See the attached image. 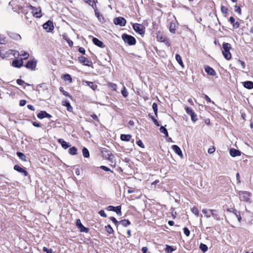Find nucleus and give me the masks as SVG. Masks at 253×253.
I'll return each instance as SVG.
<instances>
[{"mask_svg":"<svg viewBox=\"0 0 253 253\" xmlns=\"http://www.w3.org/2000/svg\"><path fill=\"white\" fill-rule=\"evenodd\" d=\"M230 154L232 157H235L236 156H240L241 154V153L238 150H237V149H234V148H232L230 150Z\"/></svg>","mask_w":253,"mask_h":253,"instance_id":"15","label":"nucleus"},{"mask_svg":"<svg viewBox=\"0 0 253 253\" xmlns=\"http://www.w3.org/2000/svg\"><path fill=\"white\" fill-rule=\"evenodd\" d=\"M131 138V136L130 134H121V139L122 141H129Z\"/></svg>","mask_w":253,"mask_h":253,"instance_id":"20","label":"nucleus"},{"mask_svg":"<svg viewBox=\"0 0 253 253\" xmlns=\"http://www.w3.org/2000/svg\"><path fill=\"white\" fill-rule=\"evenodd\" d=\"M14 169L17 171L22 173L23 174L24 176H27L28 175V172L22 168L20 167L18 165H15L14 167Z\"/></svg>","mask_w":253,"mask_h":253,"instance_id":"16","label":"nucleus"},{"mask_svg":"<svg viewBox=\"0 0 253 253\" xmlns=\"http://www.w3.org/2000/svg\"><path fill=\"white\" fill-rule=\"evenodd\" d=\"M121 93L124 97H126L127 96V92L126 89V87L123 85V90L121 91Z\"/></svg>","mask_w":253,"mask_h":253,"instance_id":"39","label":"nucleus"},{"mask_svg":"<svg viewBox=\"0 0 253 253\" xmlns=\"http://www.w3.org/2000/svg\"><path fill=\"white\" fill-rule=\"evenodd\" d=\"M172 150L174 151V152L177 154L178 156H180L181 158L182 157L183 155L181 152L180 148L176 145H173L171 146Z\"/></svg>","mask_w":253,"mask_h":253,"instance_id":"13","label":"nucleus"},{"mask_svg":"<svg viewBox=\"0 0 253 253\" xmlns=\"http://www.w3.org/2000/svg\"><path fill=\"white\" fill-rule=\"evenodd\" d=\"M215 151V149L213 147L209 148L208 153L209 154H212Z\"/></svg>","mask_w":253,"mask_h":253,"instance_id":"56","label":"nucleus"},{"mask_svg":"<svg viewBox=\"0 0 253 253\" xmlns=\"http://www.w3.org/2000/svg\"><path fill=\"white\" fill-rule=\"evenodd\" d=\"M76 226L78 227L80 232L88 233L89 231V229L88 228L85 227L81 223L80 219H78L76 221Z\"/></svg>","mask_w":253,"mask_h":253,"instance_id":"6","label":"nucleus"},{"mask_svg":"<svg viewBox=\"0 0 253 253\" xmlns=\"http://www.w3.org/2000/svg\"><path fill=\"white\" fill-rule=\"evenodd\" d=\"M28 7L32 11H33V10H39V11L40 12V9L39 8H36V7L32 6L31 4H29Z\"/></svg>","mask_w":253,"mask_h":253,"instance_id":"51","label":"nucleus"},{"mask_svg":"<svg viewBox=\"0 0 253 253\" xmlns=\"http://www.w3.org/2000/svg\"><path fill=\"white\" fill-rule=\"evenodd\" d=\"M133 28L136 32L140 35H143L145 33V27L141 24L135 23L133 24Z\"/></svg>","mask_w":253,"mask_h":253,"instance_id":"4","label":"nucleus"},{"mask_svg":"<svg viewBox=\"0 0 253 253\" xmlns=\"http://www.w3.org/2000/svg\"><path fill=\"white\" fill-rule=\"evenodd\" d=\"M99 214H100V215L101 216H102V217H107V215L105 213V212H104V211L103 210L100 211H99Z\"/></svg>","mask_w":253,"mask_h":253,"instance_id":"49","label":"nucleus"},{"mask_svg":"<svg viewBox=\"0 0 253 253\" xmlns=\"http://www.w3.org/2000/svg\"><path fill=\"white\" fill-rule=\"evenodd\" d=\"M100 168L105 171H111V172H113V171L109 168H108L106 166H102L100 167Z\"/></svg>","mask_w":253,"mask_h":253,"instance_id":"44","label":"nucleus"},{"mask_svg":"<svg viewBox=\"0 0 253 253\" xmlns=\"http://www.w3.org/2000/svg\"><path fill=\"white\" fill-rule=\"evenodd\" d=\"M110 219L112 221V222L116 225L117 226L119 222L117 220V219L114 217H110Z\"/></svg>","mask_w":253,"mask_h":253,"instance_id":"48","label":"nucleus"},{"mask_svg":"<svg viewBox=\"0 0 253 253\" xmlns=\"http://www.w3.org/2000/svg\"><path fill=\"white\" fill-rule=\"evenodd\" d=\"M113 211L116 212L119 215L122 214L121 207L120 206L115 207V210H113Z\"/></svg>","mask_w":253,"mask_h":253,"instance_id":"29","label":"nucleus"},{"mask_svg":"<svg viewBox=\"0 0 253 253\" xmlns=\"http://www.w3.org/2000/svg\"><path fill=\"white\" fill-rule=\"evenodd\" d=\"M240 199L244 202H249L251 196V194L246 191H241L239 193Z\"/></svg>","mask_w":253,"mask_h":253,"instance_id":"3","label":"nucleus"},{"mask_svg":"<svg viewBox=\"0 0 253 253\" xmlns=\"http://www.w3.org/2000/svg\"><path fill=\"white\" fill-rule=\"evenodd\" d=\"M86 2L92 7L93 6V5L95 4V2L91 0H87L86 1Z\"/></svg>","mask_w":253,"mask_h":253,"instance_id":"53","label":"nucleus"},{"mask_svg":"<svg viewBox=\"0 0 253 253\" xmlns=\"http://www.w3.org/2000/svg\"><path fill=\"white\" fill-rule=\"evenodd\" d=\"M175 59H176L177 62L179 63V64L180 65H181L182 67L184 66L183 63V62L182 60V58L179 54H176Z\"/></svg>","mask_w":253,"mask_h":253,"instance_id":"25","label":"nucleus"},{"mask_svg":"<svg viewBox=\"0 0 253 253\" xmlns=\"http://www.w3.org/2000/svg\"><path fill=\"white\" fill-rule=\"evenodd\" d=\"M205 70L206 73L211 76H215L216 74L215 71L209 66H206Z\"/></svg>","mask_w":253,"mask_h":253,"instance_id":"14","label":"nucleus"},{"mask_svg":"<svg viewBox=\"0 0 253 253\" xmlns=\"http://www.w3.org/2000/svg\"><path fill=\"white\" fill-rule=\"evenodd\" d=\"M53 28V22L50 20H48L43 25V28L46 30L47 32L51 31Z\"/></svg>","mask_w":253,"mask_h":253,"instance_id":"9","label":"nucleus"},{"mask_svg":"<svg viewBox=\"0 0 253 253\" xmlns=\"http://www.w3.org/2000/svg\"><path fill=\"white\" fill-rule=\"evenodd\" d=\"M65 105L67 107L68 111H71L72 109V107L69 102L65 101Z\"/></svg>","mask_w":253,"mask_h":253,"instance_id":"46","label":"nucleus"},{"mask_svg":"<svg viewBox=\"0 0 253 253\" xmlns=\"http://www.w3.org/2000/svg\"><path fill=\"white\" fill-rule=\"evenodd\" d=\"M199 248L204 253H205L206 252H207L208 249L207 246L203 243H201L200 245Z\"/></svg>","mask_w":253,"mask_h":253,"instance_id":"26","label":"nucleus"},{"mask_svg":"<svg viewBox=\"0 0 253 253\" xmlns=\"http://www.w3.org/2000/svg\"><path fill=\"white\" fill-rule=\"evenodd\" d=\"M82 152L84 157L88 158L89 157V153L88 149L84 147L82 150Z\"/></svg>","mask_w":253,"mask_h":253,"instance_id":"24","label":"nucleus"},{"mask_svg":"<svg viewBox=\"0 0 253 253\" xmlns=\"http://www.w3.org/2000/svg\"><path fill=\"white\" fill-rule=\"evenodd\" d=\"M175 24L173 23H171L169 29V31L172 33H174L175 31Z\"/></svg>","mask_w":253,"mask_h":253,"instance_id":"34","label":"nucleus"},{"mask_svg":"<svg viewBox=\"0 0 253 253\" xmlns=\"http://www.w3.org/2000/svg\"><path fill=\"white\" fill-rule=\"evenodd\" d=\"M79 51L80 52L82 53L83 54H85V50L84 48L83 47H80L79 49Z\"/></svg>","mask_w":253,"mask_h":253,"instance_id":"58","label":"nucleus"},{"mask_svg":"<svg viewBox=\"0 0 253 253\" xmlns=\"http://www.w3.org/2000/svg\"><path fill=\"white\" fill-rule=\"evenodd\" d=\"M120 223L122 224V225L124 227H126L128 225H129L130 224V222L129 220L126 219H124L120 221Z\"/></svg>","mask_w":253,"mask_h":253,"instance_id":"28","label":"nucleus"},{"mask_svg":"<svg viewBox=\"0 0 253 253\" xmlns=\"http://www.w3.org/2000/svg\"><path fill=\"white\" fill-rule=\"evenodd\" d=\"M12 66L14 67L20 68L23 65V61L22 59H15L12 61Z\"/></svg>","mask_w":253,"mask_h":253,"instance_id":"11","label":"nucleus"},{"mask_svg":"<svg viewBox=\"0 0 253 253\" xmlns=\"http://www.w3.org/2000/svg\"><path fill=\"white\" fill-rule=\"evenodd\" d=\"M152 108L154 110V112L155 113V114L156 116H157V113H158V106L157 104L156 103H154L152 105Z\"/></svg>","mask_w":253,"mask_h":253,"instance_id":"33","label":"nucleus"},{"mask_svg":"<svg viewBox=\"0 0 253 253\" xmlns=\"http://www.w3.org/2000/svg\"><path fill=\"white\" fill-rule=\"evenodd\" d=\"M149 116L151 118L152 120L155 124V125H156L157 126H160V124L159 122L157 121V120L155 119L152 116H150V115H149Z\"/></svg>","mask_w":253,"mask_h":253,"instance_id":"40","label":"nucleus"},{"mask_svg":"<svg viewBox=\"0 0 253 253\" xmlns=\"http://www.w3.org/2000/svg\"><path fill=\"white\" fill-rule=\"evenodd\" d=\"M43 250L44 252H46V253H52V250L51 249H48L46 247H43Z\"/></svg>","mask_w":253,"mask_h":253,"instance_id":"52","label":"nucleus"},{"mask_svg":"<svg viewBox=\"0 0 253 253\" xmlns=\"http://www.w3.org/2000/svg\"><path fill=\"white\" fill-rule=\"evenodd\" d=\"M173 249L172 248V247L170 246H169V245H167L166 246V251L169 252V253H171L172 252V251H173Z\"/></svg>","mask_w":253,"mask_h":253,"instance_id":"45","label":"nucleus"},{"mask_svg":"<svg viewBox=\"0 0 253 253\" xmlns=\"http://www.w3.org/2000/svg\"><path fill=\"white\" fill-rule=\"evenodd\" d=\"M221 10L223 13H226L227 12L228 9L227 8L224 7V6H222L221 7Z\"/></svg>","mask_w":253,"mask_h":253,"instance_id":"57","label":"nucleus"},{"mask_svg":"<svg viewBox=\"0 0 253 253\" xmlns=\"http://www.w3.org/2000/svg\"><path fill=\"white\" fill-rule=\"evenodd\" d=\"M192 212L197 216H199V210L197 208L193 207L192 209Z\"/></svg>","mask_w":253,"mask_h":253,"instance_id":"36","label":"nucleus"},{"mask_svg":"<svg viewBox=\"0 0 253 253\" xmlns=\"http://www.w3.org/2000/svg\"><path fill=\"white\" fill-rule=\"evenodd\" d=\"M244 86L248 89H252L253 88V82L251 81L245 82Z\"/></svg>","mask_w":253,"mask_h":253,"instance_id":"22","label":"nucleus"},{"mask_svg":"<svg viewBox=\"0 0 253 253\" xmlns=\"http://www.w3.org/2000/svg\"><path fill=\"white\" fill-rule=\"evenodd\" d=\"M186 113L189 115H192L193 114V113H194V111L193 110V109L191 108H190V107H186Z\"/></svg>","mask_w":253,"mask_h":253,"instance_id":"35","label":"nucleus"},{"mask_svg":"<svg viewBox=\"0 0 253 253\" xmlns=\"http://www.w3.org/2000/svg\"><path fill=\"white\" fill-rule=\"evenodd\" d=\"M57 141L59 143H60L61 145L62 148L65 149H66L71 146V145H70L68 143L64 141L62 138L58 139Z\"/></svg>","mask_w":253,"mask_h":253,"instance_id":"12","label":"nucleus"},{"mask_svg":"<svg viewBox=\"0 0 253 253\" xmlns=\"http://www.w3.org/2000/svg\"><path fill=\"white\" fill-rule=\"evenodd\" d=\"M115 24L120 25L121 26H124L126 24V19L122 17L115 18L114 19Z\"/></svg>","mask_w":253,"mask_h":253,"instance_id":"7","label":"nucleus"},{"mask_svg":"<svg viewBox=\"0 0 253 253\" xmlns=\"http://www.w3.org/2000/svg\"><path fill=\"white\" fill-rule=\"evenodd\" d=\"M122 38L125 42L127 43L130 45H134L136 43V40L135 38L129 35L126 34H124L122 36Z\"/></svg>","mask_w":253,"mask_h":253,"instance_id":"2","label":"nucleus"},{"mask_svg":"<svg viewBox=\"0 0 253 253\" xmlns=\"http://www.w3.org/2000/svg\"><path fill=\"white\" fill-rule=\"evenodd\" d=\"M26 103V101L25 100H21L19 102V105L21 106H24L25 105Z\"/></svg>","mask_w":253,"mask_h":253,"instance_id":"55","label":"nucleus"},{"mask_svg":"<svg viewBox=\"0 0 253 253\" xmlns=\"http://www.w3.org/2000/svg\"><path fill=\"white\" fill-rule=\"evenodd\" d=\"M68 152L71 155H75L77 154V148L75 147H72L68 150Z\"/></svg>","mask_w":253,"mask_h":253,"instance_id":"23","label":"nucleus"},{"mask_svg":"<svg viewBox=\"0 0 253 253\" xmlns=\"http://www.w3.org/2000/svg\"><path fill=\"white\" fill-rule=\"evenodd\" d=\"M106 231L109 234H112L113 233L114 230L111 225H108L105 227Z\"/></svg>","mask_w":253,"mask_h":253,"instance_id":"31","label":"nucleus"},{"mask_svg":"<svg viewBox=\"0 0 253 253\" xmlns=\"http://www.w3.org/2000/svg\"><path fill=\"white\" fill-rule=\"evenodd\" d=\"M191 117V120L194 122H195L197 120V115L195 114V113H193V114L190 115Z\"/></svg>","mask_w":253,"mask_h":253,"instance_id":"43","label":"nucleus"},{"mask_svg":"<svg viewBox=\"0 0 253 253\" xmlns=\"http://www.w3.org/2000/svg\"><path fill=\"white\" fill-rule=\"evenodd\" d=\"M18 55H19L22 57V58L21 59H22V60L23 59L24 60L27 59L29 56V53L28 52L24 51H21L20 53H19Z\"/></svg>","mask_w":253,"mask_h":253,"instance_id":"21","label":"nucleus"},{"mask_svg":"<svg viewBox=\"0 0 253 253\" xmlns=\"http://www.w3.org/2000/svg\"><path fill=\"white\" fill-rule=\"evenodd\" d=\"M210 212L211 213L212 216L215 219H218L219 217L217 214L215 213V210H211L210 211Z\"/></svg>","mask_w":253,"mask_h":253,"instance_id":"37","label":"nucleus"},{"mask_svg":"<svg viewBox=\"0 0 253 253\" xmlns=\"http://www.w3.org/2000/svg\"><path fill=\"white\" fill-rule=\"evenodd\" d=\"M137 145L139 146H140V147H141L142 148H144V146L141 140L138 141L137 142Z\"/></svg>","mask_w":253,"mask_h":253,"instance_id":"62","label":"nucleus"},{"mask_svg":"<svg viewBox=\"0 0 253 253\" xmlns=\"http://www.w3.org/2000/svg\"><path fill=\"white\" fill-rule=\"evenodd\" d=\"M108 85L110 87H111L112 89L114 90H117V84L114 83H108Z\"/></svg>","mask_w":253,"mask_h":253,"instance_id":"38","label":"nucleus"},{"mask_svg":"<svg viewBox=\"0 0 253 253\" xmlns=\"http://www.w3.org/2000/svg\"><path fill=\"white\" fill-rule=\"evenodd\" d=\"M202 212L205 214L206 217L209 218L210 217V215L209 214L208 211L206 209H203Z\"/></svg>","mask_w":253,"mask_h":253,"instance_id":"47","label":"nucleus"},{"mask_svg":"<svg viewBox=\"0 0 253 253\" xmlns=\"http://www.w3.org/2000/svg\"><path fill=\"white\" fill-rule=\"evenodd\" d=\"M92 42H93V43L100 47H103L104 46V43H103V42H102L101 41H100L99 40H98V39L96 38H93L92 39Z\"/></svg>","mask_w":253,"mask_h":253,"instance_id":"18","label":"nucleus"},{"mask_svg":"<svg viewBox=\"0 0 253 253\" xmlns=\"http://www.w3.org/2000/svg\"><path fill=\"white\" fill-rule=\"evenodd\" d=\"M183 230H184V234L187 237H188L190 235V233L189 230L187 227L184 228Z\"/></svg>","mask_w":253,"mask_h":253,"instance_id":"41","label":"nucleus"},{"mask_svg":"<svg viewBox=\"0 0 253 253\" xmlns=\"http://www.w3.org/2000/svg\"><path fill=\"white\" fill-rule=\"evenodd\" d=\"M38 8H39L40 12L39 11V10H33V11H32V13L34 17L40 18L42 16V9L40 7H38Z\"/></svg>","mask_w":253,"mask_h":253,"instance_id":"17","label":"nucleus"},{"mask_svg":"<svg viewBox=\"0 0 253 253\" xmlns=\"http://www.w3.org/2000/svg\"><path fill=\"white\" fill-rule=\"evenodd\" d=\"M79 61L81 63L86 66L90 67L92 64L91 61L83 56L79 57Z\"/></svg>","mask_w":253,"mask_h":253,"instance_id":"5","label":"nucleus"},{"mask_svg":"<svg viewBox=\"0 0 253 253\" xmlns=\"http://www.w3.org/2000/svg\"><path fill=\"white\" fill-rule=\"evenodd\" d=\"M205 98L208 102H212V103H213V102L211 101V98L207 95H205Z\"/></svg>","mask_w":253,"mask_h":253,"instance_id":"63","label":"nucleus"},{"mask_svg":"<svg viewBox=\"0 0 253 253\" xmlns=\"http://www.w3.org/2000/svg\"><path fill=\"white\" fill-rule=\"evenodd\" d=\"M229 21L234 28H237L239 27V23L238 22H235V19L233 17H230Z\"/></svg>","mask_w":253,"mask_h":253,"instance_id":"19","label":"nucleus"},{"mask_svg":"<svg viewBox=\"0 0 253 253\" xmlns=\"http://www.w3.org/2000/svg\"><path fill=\"white\" fill-rule=\"evenodd\" d=\"M37 117L38 118L40 119H43L44 118H50L51 116L48 114L46 112L44 111H42L37 115Z\"/></svg>","mask_w":253,"mask_h":253,"instance_id":"10","label":"nucleus"},{"mask_svg":"<svg viewBox=\"0 0 253 253\" xmlns=\"http://www.w3.org/2000/svg\"><path fill=\"white\" fill-rule=\"evenodd\" d=\"M115 207H114V206H109L107 207V210L108 211H113V210H115Z\"/></svg>","mask_w":253,"mask_h":253,"instance_id":"59","label":"nucleus"},{"mask_svg":"<svg viewBox=\"0 0 253 253\" xmlns=\"http://www.w3.org/2000/svg\"><path fill=\"white\" fill-rule=\"evenodd\" d=\"M235 11L236 12H238V13L241 14V9L239 6H238L237 5H235Z\"/></svg>","mask_w":253,"mask_h":253,"instance_id":"50","label":"nucleus"},{"mask_svg":"<svg viewBox=\"0 0 253 253\" xmlns=\"http://www.w3.org/2000/svg\"><path fill=\"white\" fill-rule=\"evenodd\" d=\"M88 85L91 88H92L93 90L95 89V86L93 85V83L88 82Z\"/></svg>","mask_w":253,"mask_h":253,"instance_id":"61","label":"nucleus"},{"mask_svg":"<svg viewBox=\"0 0 253 253\" xmlns=\"http://www.w3.org/2000/svg\"><path fill=\"white\" fill-rule=\"evenodd\" d=\"M24 82L23 81H22V80L21 79H18L17 80V83L19 84V85H22L23 84H24Z\"/></svg>","mask_w":253,"mask_h":253,"instance_id":"64","label":"nucleus"},{"mask_svg":"<svg viewBox=\"0 0 253 253\" xmlns=\"http://www.w3.org/2000/svg\"><path fill=\"white\" fill-rule=\"evenodd\" d=\"M37 66V61L33 59L28 61L26 65V67L28 69H31L32 70H35Z\"/></svg>","mask_w":253,"mask_h":253,"instance_id":"8","label":"nucleus"},{"mask_svg":"<svg viewBox=\"0 0 253 253\" xmlns=\"http://www.w3.org/2000/svg\"><path fill=\"white\" fill-rule=\"evenodd\" d=\"M110 154H112L110 151H104V155L106 159H107V157H109V156H110Z\"/></svg>","mask_w":253,"mask_h":253,"instance_id":"54","label":"nucleus"},{"mask_svg":"<svg viewBox=\"0 0 253 253\" xmlns=\"http://www.w3.org/2000/svg\"><path fill=\"white\" fill-rule=\"evenodd\" d=\"M160 130L161 133L165 134L166 136H168V132L167 131V129L163 126H162L161 127Z\"/></svg>","mask_w":253,"mask_h":253,"instance_id":"32","label":"nucleus"},{"mask_svg":"<svg viewBox=\"0 0 253 253\" xmlns=\"http://www.w3.org/2000/svg\"><path fill=\"white\" fill-rule=\"evenodd\" d=\"M65 81H68L70 83L72 82V78L71 76L69 74H65L63 76L62 78Z\"/></svg>","mask_w":253,"mask_h":253,"instance_id":"30","label":"nucleus"},{"mask_svg":"<svg viewBox=\"0 0 253 253\" xmlns=\"http://www.w3.org/2000/svg\"><path fill=\"white\" fill-rule=\"evenodd\" d=\"M231 48V44L229 43L224 42L222 44V54L224 58L228 60L231 58V54L230 52Z\"/></svg>","mask_w":253,"mask_h":253,"instance_id":"1","label":"nucleus"},{"mask_svg":"<svg viewBox=\"0 0 253 253\" xmlns=\"http://www.w3.org/2000/svg\"><path fill=\"white\" fill-rule=\"evenodd\" d=\"M17 155L20 159L26 161V156L23 153L20 152H17Z\"/></svg>","mask_w":253,"mask_h":253,"instance_id":"27","label":"nucleus"},{"mask_svg":"<svg viewBox=\"0 0 253 253\" xmlns=\"http://www.w3.org/2000/svg\"><path fill=\"white\" fill-rule=\"evenodd\" d=\"M60 91H61L63 94L65 96H69L68 93L63 90V87H60Z\"/></svg>","mask_w":253,"mask_h":253,"instance_id":"60","label":"nucleus"},{"mask_svg":"<svg viewBox=\"0 0 253 253\" xmlns=\"http://www.w3.org/2000/svg\"><path fill=\"white\" fill-rule=\"evenodd\" d=\"M114 156L112 154H110L109 157H107V159L112 163H113Z\"/></svg>","mask_w":253,"mask_h":253,"instance_id":"42","label":"nucleus"}]
</instances>
